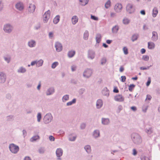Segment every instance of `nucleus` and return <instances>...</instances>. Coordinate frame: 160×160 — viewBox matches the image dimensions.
<instances>
[{
    "label": "nucleus",
    "instance_id": "obj_19",
    "mask_svg": "<svg viewBox=\"0 0 160 160\" xmlns=\"http://www.w3.org/2000/svg\"><path fill=\"white\" fill-rule=\"evenodd\" d=\"M28 44L29 47H32L35 45V42L34 41L32 40L28 42Z\"/></svg>",
    "mask_w": 160,
    "mask_h": 160
},
{
    "label": "nucleus",
    "instance_id": "obj_15",
    "mask_svg": "<svg viewBox=\"0 0 160 160\" xmlns=\"http://www.w3.org/2000/svg\"><path fill=\"white\" fill-rule=\"evenodd\" d=\"M102 105V102L101 100L98 99L97 100L96 104L97 107L98 108H100Z\"/></svg>",
    "mask_w": 160,
    "mask_h": 160
},
{
    "label": "nucleus",
    "instance_id": "obj_25",
    "mask_svg": "<svg viewBox=\"0 0 160 160\" xmlns=\"http://www.w3.org/2000/svg\"><path fill=\"white\" fill-rule=\"evenodd\" d=\"M119 29V27L118 26H115L113 27L112 29V31L113 32L116 33L118 31Z\"/></svg>",
    "mask_w": 160,
    "mask_h": 160
},
{
    "label": "nucleus",
    "instance_id": "obj_1",
    "mask_svg": "<svg viewBox=\"0 0 160 160\" xmlns=\"http://www.w3.org/2000/svg\"><path fill=\"white\" fill-rule=\"evenodd\" d=\"M9 148L11 152L13 153H16L19 151V147L14 144H11L9 145Z\"/></svg>",
    "mask_w": 160,
    "mask_h": 160
},
{
    "label": "nucleus",
    "instance_id": "obj_47",
    "mask_svg": "<svg viewBox=\"0 0 160 160\" xmlns=\"http://www.w3.org/2000/svg\"><path fill=\"white\" fill-rule=\"evenodd\" d=\"M121 81L122 82H124L125 81L126 79V77L125 76H121Z\"/></svg>",
    "mask_w": 160,
    "mask_h": 160
},
{
    "label": "nucleus",
    "instance_id": "obj_45",
    "mask_svg": "<svg viewBox=\"0 0 160 160\" xmlns=\"http://www.w3.org/2000/svg\"><path fill=\"white\" fill-rule=\"evenodd\" d=\"M41 118V114L39 113H38L37 115V119L38 121V122H40Z\"/></svg>",
    "mask_w": 160,
    "mask_h": 160
},
{
    "label": "nucleus",
    "instance_id": "obj_36",
    "mask_svg": "<svg viewBox=\"0 0 160 160\" xmlns=\"http://www.w3.org/2000/svg\"><path fill=\"white\" fill-rule=\"evenodd\" d=\"M89 36V33L88 31H86L84 34V38L85 39H87Z\"/></svg>",
    "mask_w": 160,
    "mask_h": 160
},
{
    "label": "nucleus",
    "instance_id": "obj_42",
    "mask_svg": "<svg viewBox=\"0 0 160 160\" xmlns=\"http://www.w3.org/2000/svg\"><path fill=\"white\" fill-rule=\"evenodd\" d=\"M123 50L124 52V53L125 54H128V49L126 47H124L123 48Z\"/></svg>",
    "mask_w": 160,
    "mask_h": 160
},
{
    "label": "nucleus",
    "instance_id": "obj_8",
    "mask_svg": "<svg viewBox=\"0 0 160 160\" xmlns=\"http://www.w3.org/2000/svg\"><path fill=\"white\" fill-rule=\"evenodd\" d=\"M55 47L56 51L58 52L61 51L62 49V46L61 44L58 42L56 43Z\"/></svg>",
    "mask_w": 160,
    "mask_h": 160
},
{
    "label": "nucleus",
    "instance_id": "obj_26",
    "mask_svg": "<svg viewBox=\"0 0 160 160\" xmlns=\"http://www.w3.org/2000/svg\"><path fill=\"white\" fill-rule=\"evenodd\" d=\"M111 1L110 0H108L105 3V6L106 8H108L110 7L111 6Z\"/></svg>",
    "mask_w": 160,
    "mask_h": 160
},
{
    "label": "nucleus",
    "instance_id": "obj_24",
    "mask_svg": "<svg viewBox=\"0 0 160 160\" xmlns=\"http://www.w3.org/2000/svg\"><path fill=\"white\" fill-rule=\"evenodd\" d=\"M75 51H70L68 52V55L69 57L71 58L73 57L75 54Z\"/></svg>",
    "mask_w": 160,
    "mask_h": 160
},
{
    "label": "nucleus",
    "instance_id": "obj_60",
    "mask_svg": "<svg viewBox=\"0 0 160 160\" xmlns=\"http://www.w3.org/2000/svg\"><path fill=\"white\" fill-rule=\"evenodd\" d=\"M140 13L141 14L143 15H145V12L144 10H142L140 11Z\"/></svg>",
    "mask_w": 160,
    "mask_h": 160
},
{
    "label": "nucleus",
    "instance_id": "obj_10",
    "mask_svg": "<svg viewBox=\"0 0 160 160\" xmlns=\"http://www.w3.org/2000/svg\"><path fill=\"white\" fill-rule=\"evenodd\" d=\"M12 29V27L10 25L7 24L5 26L4 30L6 32H11Z\"/></svg>",
    "mask_w": 160,
    "mask_h": 160
},
{
    "label": "nucleus",
    "instance_id": "obj_11",
    "mask_svg": "<svg viewBox=\"0 0 160 160\" xmlns=\"http://www.w3.org/2000/svg\"><path fill=\"white\" fill-rule=\"evenodd\" d=\"M35 9V5L32 4H30L28 7V11L31 12H33Z\"/></svg>",
    "mask_w": 160,
    "mask_h": 160
},
{
    "label": "nucleus",
    "instance_id": "obj_33",
    "mask_svg": "<svg viewBox=\"0 0 160 160\" xmlns=\"http://www.w3.org/2000/svg\"><path fill=\"white\" fill-rule=\"evenodd\" d=\"M76 100L75 99H73L72 101L68 102L67 105V106H69L72 105L73 103H74L76 102Z\"/></svg>",
    "mask_w": 160,
    "mask_h": 160
},
{
    "label": "nucleus",
    "instance_id": "obj_14",
    "mask_svg": "<svg viewBox=\"0 0 160 160\" xmlns=\"http://www.w3.org/2000/svg\"><path fill=\"white\" fill-rule=\"evenodd\" d=\"M16 8L19 10H21L23 8V6L21 3H18L16 5Z\"/></svg>",
    "mask_w": 160,
    "mask_h": 160
},
{
    "label": "nucleus",
    "instance_id": "obj_3",
    "mask_svg": "<svg viewBox=\"0 0 160 160\" xmlns=\"http://www.w3.org/2000/svg\"><path fill=\"white\" fill-rule=\"evenodd\" d=\"M114 99L116 101L121 102L124 101V98L122 95L118 94L114 97Z\"/></svg>",
    "mask_w": 160,
    "mask_h": 160
},
{
    "label": "nucleus",
    "instance_id": "obj_38",
    "mask_svg": "<svg viewBox=\"0 0 160 160\" xmlns=\"http://www.w3.org/2000/svg\"><path fill=\"white\" fill-rule=\"evenodd\" d=\"M142 59L144 61H148L149 60V57L147 55H144L142 57Z\"/></svg>",
    "mask_w": 160,
    "mask_h": 160
},
{
    "label": "nucleus",
    "instance_id": "obj_29",
    "mask_svg": "<svg viewBox=\"0 0 160 160\" xmlns=\"http://www.w3.org/2000/svg\"><path fill=\"white\" fill-rule=\"evenodd\" d=\"M101 36L99 34H97L96 37V40L98 43H99L101 41Z\"/></svg>",
    "mask_w": 160,
    "mask_h": 160
},
{
    "label": "nucleus",
    "instance_id": "obj_7",
    "mask_svg": "<svg viewBox=\"0 0 160 160\" xmlns=\"http://www.w3.org/2000/svg\"><path fill=\"white\" fill-rule=\"evenodd\" d=\"M92 73V70L89 69H88L84 72L83 76L85 77L88 78L91 76Z\"/></svg>",
    "mask_w": 160,
    "mask_h": 160
},
{
    "label": "nucleus",
    "instance_id": "obj_20",
    "mask_svg": "<svg viewBox=\"0 0 160 160\" xmlns=\"http://www.w3.org/2000/svg\"><path fill=\"white\" fill-rule=\"evenodd\" d=\"M60 17L57 16L53 19V22L55 24L57 23L59 21Z\"/></svg>",
    "mask_w": 160,
    "mask_h": 160
},
{
    "label": "nucleus",
    "instance_id": "obj_35",
    "mask_svg": "<svg viewBox=\"0 0 160 160\" xmlns=\"http://www.w3.org/2000/svg\"><path fill=\"white\" fill-rule=\"evenodd\" d=\"M54 92V90L52 89H50L48 90L47 93V95H49L52 94Z\"/></svg>",
    "mask_w": 160,
    "mask_h": 160
},
{
    "label": "nucleus",
    "instance_id": "obj_50",
    "mask_svg": "<svg viewBox=\"0 0 160 160\" xmlns=\"http://www.w3.org/2000/svg\"><path fill=\"white\" fill-rule=\"evenodd\" d=\"M91 18L95 20H98V18L97 17L92 15L91 16Z\"/></svg>",
    "mask_w": 160,
    "mask_h": 160
},
{
    "label": "nucleus",
    "instance_id": "obj_18",
    "mask_svg": "<svg viewBox=\"0 0 160 160\" xmlns=\"http://www.w3.org/2000/svg\"><path fill=\"white\" fill-rule=\"evenodd\" d=\"M158 13L157 8H154L152 11V15L153 17H155Z\"/></svg>",
    "mask_w": 160,
    "mask_h": 160
},
{
    "label": "nucleus",
    "instance_id": "obj_4",
    "mask_svg": "<svg viewBox=\"0 0 160 160\" xmlns=\"http://www.w3.org/2000/svg\"><path fill=\"white\" fill-rule=\"evenodd\" d=\"M122 8V5L121 4L118 3L115 5L114 7V9L116 12H119L121 11Z\"/></svg>",
    "mask_w": 160,
    "mask_h": 160
},
{
    "label": "nucleus",
    "instance_id": "obj_61",
    "mask_svg": "<svg viewBox=\"0 0 160 160\" xmlns=\"http://www.w3.org/2000/svg\"><path fill=\"white\" fill-rule=\"evenodd\" d=\"M3 8V5L2 3L0 2V10H1Z\"/></svg>",
    "mask_w": 160,
    "mask_h": 160
},
{
    "label": "nucleus",
    "instance_id": "obj_30",
    "mask_svg": "<svg viewBox=\"0 0 160 160\" xmlns=\"http://www.w3.org/2000/svg\"><path fill=\"white\" fill-rule=\"evenodd\" d=\"M84 148L87 152L89 153L91 151L90 146L89 145H87Z\"/></svg>",
    "mask_w": 160,
    "mask_h": 160
},
{
    "label": "nucleus",
    "instance_id": "obj_17",
    "mask_svg": "<svg viewBox=\"0 0 160 160\" xmlns=\"http://www.w3.org/2000/svg\"><path fill=\"white\" fill-rule=\"evenodd\" d=\"M78 21V18L76 16L72 17V22L73 24H75Z\"/></svg>",
    "mask_w": 160,
    "mask_h": 160
},
{
    "label": "nucleus",
    "instance_id": "obj_62",
    "mask_svg": "<svg viewBox=\"0 0 160 160\" xmlns=\"http://www.w3.org/2000/svg\"><path fill=\"white\" fill-rule=\"evenodd\" d=\"M76 68V67L75 66H72L71 69L72 71H74L75 70Z\"/></svg>",
    "mask_w": 160,
    "mask_h": 160
},
{
    "label": "nucleus",
    "instance_id": "obj_56",
    "mask_svg": "<svg viewBox=\"0 0 160 160\" xmlns=\"http://www.w3.org/2000/svg\"><path fill=\"white\" fill-rule=\"evenodd\" d=\"M5 60L8 63H9L10 60V58H5Z\"/></svg>",
    "mask_w": 160,
    "mask_h": 160
},
{
    "label": "nucleus",
    "instance_id": "obj_41",
    "mask_svg": "<svg viewBox=\"0 0 160 160\" xmlns=\"http://www.w3.org/2000/svg\"><path fill=\"white\" fill-rule=\"evenodd\" d=\"M26 69L25 68H20L18 70V72H19L23 73L25 72Z\"/></svg>",
    "mask_w": 160,
    "mask_h": 160
},
{
    "label": "nucleus",
    "instance_id": "obj_23",
    "mask_svg": "<svg viewBox=\"0 0 160 160\" xmlns=\"http://www.w3.org/2000/svg\"><path fill=\"white\" fill-rule=\"evenodd\" d=\"M80 4L82 5H85L87 4L88 2V0H79Z\"/></svg>",
    "mask_w": 160,
    "mask_h": 160
},
{
    "label": "nucleus",
    "instance_id": "obj_40",
    "mask_svg": "<svg viewBox=\"0 0 160 160\" xmlns=\"http://www.w3.org/2000/svg\"><path fill=\"white\" fill-rule=\"evenodd\" d=\"M58 64V62H55L53 63L52 65V68H54Z\"/></svg>",
    "mask_w": 160,
    "mask_h": 160
},
{
    "label": "nucleus",
    "instance_id": "obj_37",
    "mask_svg": "<svg viewBox=\"0 0 160 160\" xmlns=\"http://www.w3.org/2000/svg\"><path fill=\"white\" fill-rule=\"evenodd\" d=\"M123 23L124 24H127L129 22V20L127 18H124L123 20Z\"/></svg>",
    "mask_w": 160,
    "mask_h": 160
},
{
    "label": "nucleus",
    "instance_id": "obj_55",
    "mask_svg": "<svg viewBox=\"0 0 160 160\" xmlns=\"http://www.w3.org/2000/svg\"><path fill=\"white\" fill-rule=\"evenodd\" d=\"M76 137H73L72 138L71 137L69 138V140H70L71 141H73L75 140L76 139Z\"/></svg>",
    "mask_w": 160,
    "mask_h": 160
},
{
    "label": "nucleus",
    "instance_id": "obj_12",
    "mask_svg": "<svg viewBox=\"0 0 160 160\" xmlns=\"http://www.w3.org/2000/svg\"><path fill=\"white\" fill-rule=\"evenodd\" d=\"M152 40L156 41L158 39V35L157 32H153L152 33Z\"/></svg>",
    "mask_w": 160,
    "mask_h": 160
},
{
    "label": "nucleus",
    "instance_id": "obj_59",
    "mask_svg": "<svg viewBox=\"0 0 160 160\" xmlns=\"http://www.w3.org/2000/svg\"><path fill=\"white\" fill-rule=\"evenodd\" d=\"M124 70V68L123 67L121 66L120 67L119 71L120 72H122Z\"/></svg>",
    "mask_w": 160,
    "mask_h": 160
},
{
    "label": "nucleus",
    "instance_id": "obj_5",
    "mask_svg": "<svg viewBox=\"0 0 160 160\" xmlns=\"http://www.w3.org/2000/svg\"><path fill=\"white\" fill-rule=\"evenodd\" d=\"M126 10L129 13L133 12L134 9L132 5L130 3L128 4L126 7Z\"/></svg>",
    "mask_w": 160,
    "mask_h": 160
},
{
    "label": "nucleus",
    "instance_id": "obj_28",
    "mask_svg": "<svg viewBox=\"0 0 160 160\" xmlns=\"http://www.w3.org/2000/svg\"><path fill=\"white\" fill-rule=\"evenodd\" d=\"M88 57L92 59H93L94 57V53L92 52H89Z\"/></svg>",
    "mask_w": 160,
    "mask_h": 160
},
{
    "label": "nucleus",
    "instance_id": "obj_31",
    "mask_svg": "<svg viewBox=\"0 0 160 160\" xmlns=\"http://www.w3.org/2000/svg\"><path fill=\"white\" fill-rule=\"evenodd\" d=\"M99 132L98 130H95L93 133V136L95 137H97L99 136Z\"/></svg>",
    "mask_w": 160,
    "mask_h": 160
},
{
    "label": "nucleus",
    "instance_id": "obj_57",
    "mask_svg": "<svg viewBox=\"0 0 160 160\" xmlns=\"http://www.w3.org/2000/svg\"><path fill=\"white\" fill-rule=\"evenodd\" d=\"M145 52H146V50H145V49H144V48H142L141 50V53L142 54H143V53H145Z\"/></svg>",
    "mask_w": 160,
    "mask_h": 160
},
{
    "label": "nucleus",
    "instance_id": "obj_13",
    "mask_svg": "<svg viewBox=\"0 0 160 160\" xmlns=\"http://www.w3.org/2000/svg\"><path fill=\"white\" fill-rule=\"evenodd\" d=\"M63 151L60 148H58L56 151V154L58 157H59L62 156Z\"/></svg>",
    "mask_w": 160,
    "mask_h": 160
},
{
    "label": "nucleus",
    "instance_id": "obj_22",
    "mask_svg": "<svg viewBox=\"0 0 160 160\" xmlns=\"http://www.w3.org/2000/svg\"><path fill=\"white\" fill-rule=\"evenodd\" d=\"M109 122V120L108 119H102V123L103 124L107 125Z\"/></svg>",
    "mask_w": 160,
    "mask_h": 160
},
{
    "label": "nucleus",
    "instance_id": "obj_39",
    "mask_svg": "<svg viewBox=\"0 0 160 160\" xmlns=\"http://www.w3.org/2000/svg\"><path fill=\"white\" fill-rule=\"evenodd\" d=\"M69 99V96L68 95H65L63 97L62 100L63 101H66Z\"/></svg>",
    "mask_w": 160,
    "mask_h": 160
},
{
    "label": "nucleus",
    "instance_id": "obj_32",
    "mask_svg": "<svg viewBox=\"0 0 160 160\" xmlns=\"http://www.w3.org/2000/svg\"><path fill=\"white\" fill-rule=\"evenodd\" d=\"M43 63V61L40 60L38 62H37L36 65L38 67H39L42 65Z\"/></svg>",
    "mask_w": 160,
    "mask_h": 160
},
{
    "label": "nucleus",
    "instance_id": "obj_44",
    "mask_svg": "<svg viewBox=\"0 0 160 160\" xmlns=\"http://www.w3.org/2000/svg\"><path fill=\"white\" fill-rule=\"evenodd\" d=\"M151 98L152 97L150 95H147V96L146 98L145 99V101H150L151 100Z\"/></svg>",
    "mask_w": 160,
    "mask_h": 160
},
{
    "label": "nucleus",
    "instance_id": "obj_27",
    "mask_svg": "<svg viewBox=\"0 0 160 160\" xmlns=\"http://www.w3.org/2000/svg\"><path fill=\"white\" fill-rule=\"evenodd\" d=\"M148 107V106L147 105H144L142 108V111L144 112H146Z\"/></svg>",
    "mask_w": 160,
    "mask_h": 160
},
{
    "label": "nucleus",
    "instance_id": "obj_63",
    "mask_svg": "<svg viewBox=\"0 0 160 160\" xmlns=\"http://www.w3.org/2000/svg\"><path fill=\"white\" fill-rule=\"evenodd\" d=\"M24 160H31L29 157H26L24 158Z\"/></svg>",
    "mask_w": 160,
    "mask_h": 160
},
{
    "label": "nucleus",
    "instance_id": "obj_43",
    "mask_svg": "<svg viewBox=\"0 0 160 160\" xmlns=\"http://www.w3.org/2000/svg\"><path fill=\"white\" fill-rule=\"evenodd\" d=\"M135 85L133 84H131L129 86V91H131L132 89L135 87Z\"/></svg>",
    "mask_w": 160,
    "mask_h": 160
},
{
    "label": "nucleus",
    "instance_id": "obj_6",
    "mask_svg": "<svg viewBox=\"0 0 160 160\" xmlns=\"http://www.w3.org/2000/svg\"><path fill=\"white\" fill-rule=\"evenodd\" d=\"M51 119L52 117L51 115L47 114L44 116L43 120L45 123H48L51 121Z\"/></svg>",
    "mask_w": 160,
    "mask_h": 160
},
{
    "label": "nucleus",
    "instance_id": "obj_48",
    "mask_svg": "<svg viewBox=\"0 0 160 160\" xmlns=\"http://www.w3.org/2000/svg\"><path fill=\"white\" fill-rule=\"evenodd\" d=\"M151 80L150 78H148V81L146 83L147 86H148L150 85V84L151 83Z\"/></svg>",
    "mask_w": 160,
    "mask_h": 160
},
{
    "label": "nucleus",
    "instance_id": "obj_52",
    "mask_svg": "<svg viewBox=\"0 0 160 160\" xmlns=\"http://www.w3.org/2000/svg\"><path fill=\"white\" fill-rule=\"evenodd\" d=\"M146 132L150 134L152 132V129L150 128L149 130H147Z\"/></svg>",
    "mask_w": 160,
    "mask_h": 160
},
{
    "label": "nucleus",
    "instance_id": "obj_58",
    "mask_svg": "<svg viewBox=\"0 0 160 160\" xmlns=\"http://www.w3.org/2000/svg\"><path fill=\"white\" fill-rule=\"evenodd\" d=\"M137 152L135 149L133 150V154L134 155H135L137 154Z\"/></svg>",
    "mask_w": 160,
    "mask_h": 160
},
{
    "label": "nucleus",
    "instance_id": "obj_16",
    "mask_svg": "<svg viewBox=\"0 0 160 160\" xmlns=\"http://www.w3.org/2000/svg\"><path fill=\"white\" fill-rule=\"evenodd\" d=\"M155 47L154 43L152 42H149L148 43V48L149 49H153Z\"/></svg>",
    "mask_w": 160,
    "mask_h": 160
},
{
    "label": "nucleus",
    "instance_id": "obj_64",
    "mask_svg": "<svg viewBox=\"0 0 160 160\" xmlns=\"http://www.w3.org/2000/svg\"><path fill=\"white\" fill-rule=\"evenodd\" d=\"M49 36L50 38H52L53 37V33L52 32H50L49 33Z\"/></svg>",
    "mask_w": 160,
    "mask_h": 160
},
{
    "label": "nucleus",
    "instance_id": "obj_54",
    "mask_svg": "<svg viewBox=\"0 0 160 160\" xmlns=\"http://www.w3.org/2000/svg\"><path fill=\"white\" fill-rule=\"evenodd\" d=\"M131 109L133 111H135L137 110V108L133 106L131 108Z\"/></svg>",
    "mask_w": 160,
    "mask_h": 160
},
{
    "label": "nucleus",
    "instance_id": "obj_51",
    "mask_svg": "<svg viewBox=\"0 0 160 160\" xmlns=\"http://www.w3.org/2000/svg\"><path fill=\"white\" fill-rule=\"evenodd\" d=\"M138 38V37L137 35H134L132 37V40L133 41H134V40H136L137 39V38Z\"/></svg>",
    "mask_w": 160,
    "mask_h": 160
},
{
    "label": "nucleus",
    "instance_id": "obj_9",
    "mask_svg": "<svg viewBox=\"0 0 160 160\" xmlns=\"http://www.w3.org/2000/svg\"><path fill=\"white\" fill-rule=\"evenodd\" d=\"M6 76L5 74L2 72L0 73V82H4L6 80Z\"/></svg>",
    "mask_w": 160,
    "mask_h": 160
},
{
    "label": "nucleus",
    "instance_id": "obj_34",
    "mask_svg": "<svg viewBox=\"0 0 160 160\" xmlns=\"http://www.w3.org/2000/svg\"><path fill=\"white\" fill-rule=\"evenodd\" d=\"M39 137L38 135L35 136H33V137H32L31 139V140L32 141H35L37 140H38L39 139Z\"/></svg>",
    "mask_w": 160,
    "mask_h": 160
},
{
    "label": "nucleus",
    "instance_id": "obj_2",
    "mask_svg": "<svg viewBox=\"0 0 160 160\" xmlns=\"http://www.w3.org/2000/svg\"><path fill=\"white\" fill-rule=\"evenodd\" d=\"M50 11L48 10L45 12L43 17V20L44 22H47L50 18Z\"/></svg>",
    "mask_w": 160,
    "mask_h": 160
},
{
    "label": "nucleus",
    "instance_id": "obj_53",
    "mask_svg": "<svg viewBox=\"0 0 160 160\" xmlns=\"http://www.w3.org/2000/svg\"><path fill=\"white\" fill-rule=\"evenodd\" d=\"M49 140L51 141H53L54 140V138L52 136H50L49 137Z\"/></svg>",
    "mask_w": 160,
    "mask_h": 160
},
{
    "label": "nucleus",
    "instance_id": "obj_21",
    "mask_svg": "<svg viewBox=\"0 0 160 160\" xmlns=\"http://www.w3.org/2000/svg\"><path fill=\"white\" fill-rule=\"evenodd\" d=\"M133 138L134 139V141L135 143H138L139 142L141 141V138L139 136H138L137 137H136L135 139V138L134 137Z\"/></svg>",
    "mask_w": 160,
    "mask_h": 160
},
{
    "label": "nucleus",
    "instance_id": "obj_46",
    "mask_svg": "<svg viewBox=\"0 0 160 160\" xmlns=\"http://www.w3.org/2000/svg\"><path fill=\"white\" fill-rule=\"evenodd\" d=\"M122 107L121 106H119L117 109V112H120V110L122 109Z\"/></svg>",
    "mask_w": 160,
    "mask_h": 160
},
{
    "label": "nucleus",
    "instance_id": "obj_49",
    "mask_svg": "<svg viewBox=\"0 0 160 160\" xmlns=\"http://www.w3.org/2000/svg\"><path fill=\"white\" fill-rule=\"evenodd\" d=\"M142 160H150L149 158L146 156H143L141 158Z\"/></svg>",
    "mask_w": 160,
    "mask_h": 160
}]
</instances>
